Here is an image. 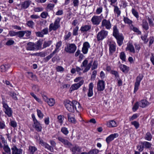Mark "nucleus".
<instances>
[{"label":"nucleus","instance_id":"c756f323","mask_svg":"<svg viewBox=\"0 0 154 154\" xmlns=\"http://www.w3.org/2000/svg\"><path fill=\"white\" fill-rule=\"evenodd\" d=\"M126 51H129L130 52L134 53L135 51L132 45L131 44H128L126 48Z\"/></svg>","mask_w":154,"mask_h":154},{"label":"nucleus","instance_id":"393cba45","mask_svg":"<svg viewBox=\"0 0 154 154\" xmlns=\"http://www.w3.org/2000/svg\"><path fill=\"white\" fill-rule=\"evenodd\" d=\"M39 143L42 146H44L45 148L51 151V146H50L48 144L44 142L42 140H40Z\"/></svg>","mask_w":154,"mask_h":154},{"label":"nucleus","instance_id":"a211bd4d","mask_svg":"<svg viewBox=\"0 0 154 154\" xmlns=\"http://www.w3.org/2000/svg\"><path fill=\"white\" fill-rule=\"evenodd\" d=\"M90 47L89 44L88 42H85L83 45L82 51L84 54H86L88 51V49Z\"/></svg>","mask_w":154,"mask_h":154},{"label":"nucleus","instance_id":"4c0bfd02","mask_svg":"<svg viewBox=\"0 0 154 154\" xmlns=\"http://www.w3.org/2000/svg\"><path fill=\"white\" fill-rule=\"evenodd\" d=\"M29 152L30 154H33L37 150L36 148L34 146H30L29 148Z\"/></svg>","mask_w":154,"mask_h":154},{"label":"nucleus","instance_id":"5701e85b","mask_svg":"<svg viewBox=\"0 0 154 154\" xmlns=\"http://www.w3.org/2000/svg\"><path fill=\"white\" fill-rule=\"evenodd\" d=\"M74 115L73 114L69 113L67 114V117L69 122L75 124L76 122V121L74 117Z\"/></svg>","mask_w":154,"mask_h":154},{"label":"nucleus","instance_id":"3c124183","mask_svg":"<svg viewBox=\"0 0 154 154\" xmlns=\"http://www.w3.org/2000/svg\"><path fill=\"white\" fill-rule=\"evenodd\" d=\"M26 24L29 27L32 28L34 25V23L32 21L29 20L27 22Z\"/></svg>","mask_w":154,"mask_h":154},{"label":"nucleus","instance_id":"680f3d73","mask_svg":"<svg viewBox=\"0 0 154 154\" xmlns=\"http://www.w3.org/2000/svg\"><path fill=\"white\" fill-rule=\"evenodd\" d=\"M143 76L141 75H139L136 78V82L140 83V81L142 79Z\"/></svg>","mask_w":154,"mask_h":154},{"label":"nucleus","instance_id":"4468645a","mask_svg":"<svg viewBox=\"0 0 154 154\" xmlns=\"http://www.w3.org/2000/svg\"><path fill=\"white\" fill-rule=\"evenodd\" d=\"M119 134L117 133L111 134L107 137L106 139V141L108 144H109L111 141L114 140L115 138L118 137Z\"/></svg>","mask_w":154,"mask_h":154},{"label":"nucleus","instance_id":"09e8293b","mask_svg":"<svg viewBox=\"0 0 154 154\" xmlns=\"http://www.w3.org/2000/svg\"><path fill=\"white\" fill-rule=\"evenodd\" d=\"M131 124L135 127L136 129L138 128L140 126L139 123L136 121L132 122H131Z\"/></svg>","mask_w":154,"mask_h":154},{"label":"nucleus","instance_id":"69168bd1","mask_svg":"<svg viewBox=\"0 0 154 154\" xmlns=\"http://www.w3.org/2000/svg\"><path fill=\"white\" fill-rule=\"evenodd\" d=\"M140 83L135 82L134 84V92H136L138 89V87Z\"/></svg>","mask_w":154,"mask_h":154},{"label":"nucleus","instance_id":"37998d69","mask_svg":"<svg viewBox=\"0 0 154 154\" xmlns=\"http://www.w3.org/2000/svg\"><path fill=\"white\" fill-rule=\"evenodd\" d=\"M123 20L125 23L128 24L129 25L131 24L132 23V21L127 17H124Z\"/></svg>","mask_w":154,"mask_h":154},{"label":"nucleus","instance_id":"2eb2a0df","mask_svg":"<svg viewBox=\"0 0 154 154\" xmlns=\"http://www.w3.org/2000/svg\"><path fill=\"white\" fill-rule=\"evenodd\" d=\"M105 88L104 82L103 81L100 80L97 84V88L98 91H102Z\"/></svg>","mask_w":154,"mask_h":154},{"label":"nucleus","instance_id":"58836bf2","mask_svg":"<svg viewBox=\"0 0 154 154\" xmlns=\"http://www.w3.org/2000/svg\"><path fill=\"white\" fill-rule=\"evenodd\" d=\"M62 42L61 41H59V42L57 43V44L56 45V48L55 49V50L53 51L55 53L58 52V49L60 48V47L62 45Z\"/></svg>","mask_w":154,"mask_h":154},{"label":"nucleus","instance_id":"338daca9","mask_svg":"<svg viewBox=\"0 0 154 154\" xmlns=\"http://www.w3.org/2000/svg\"><path fill=\"white\" fill-rule=\"evenodd\" d=\"M138 117L137 115L136 114H134L132 116L129 118L130 121H132L136 119Z\"/></svg>","mask_w":154,"mask_h":154},{"label":"nucleus","instance_id":"de8ad7c7","mask_svg":"<svg viewBox=\"0 0 154 154\" xmlns=\"http://www.w3.org/2000/svg\"><path fill=\"white\" fill-rule=\"evenodd\" d=\"M37 112L38 117L40 119H42L44 116L43 114L40 110L38 109H37Z\"/></svg>","mask_w":154,"mask_h":154},{"label":"nucleus","instance_id":"49530a36","mask_svg":"<svg viewBox=\"0 0 154 154\" xmlns=\"http://www.w3.org/2000/svg\"><path fill=\"white\" fill-rule=\"evenodd\" d=\"M139 106V103L138 102H136L134 104L133 107L132 108V109L134 112L136 111L138 108Z\"/></svg>","mask_w":154,"mask_h":154},{"label":"nucleus","instance_id":"6e6552de","mask_svg":"<svg viewBox=\"0 0 154 154\" xmlns=\"http://www.w3.org/2000/svg\"><path fill=\"white\" fill-rule=\"evenodd\" d=\"M84 81L82 80L77 83L72 84L70 88L69 91L71 93L72 91L77 90L83 84Z\"/></svg>","mask_w":154,"mask_h":154},{"label":"nucleus","instance_id":"423d86ee","mask_svg":"<svg viewBox=\"0 0 154 154\" xmlns=\"http://www.w3.org/2000/svg\"><path fill=\"white\" fill-rule=\"evenodd\" d=\"M92 61H91L88 63V61L87 59H85L82 62L81 65L82 67H84L85 68L83 71V73L88 72L91 68L92 65Z\"/></svg>","mask_w":154,"mask_h":154},{"label":"nucleus","instance_id":"e433bc0d","mask_svg":"<svg viewBox=\"0 0 154 154\" xmlns=\"http://www.w3.org/2000/svg\"><path fill=\"white\" fill-rule=\"evenodd\" d=\"M42 45V42L39 40L38 41L36 44H35V47L36 50H40L41 49Z\"/></svg>","mask_w":154,"mask_h":154},{"label":"nucleus","instance_id":"6ab92c4d","mask_svg":"<svg viewBox=\"0 0 154 154\" xmlns=\"http://www.w3.org/2000/svg\"><path fill=\"white\" fill-rule=\"evenodd\" d=\"M74 108L77 112H79L82 109L81 106L79 103L75 100H73Z\"/></svg>","mask_w":154,"mask_h":154},{"label":"nucleus","instance_id":"f8f14e48","mask_svg":"<svg viewBox=\"0 0 154 154\" xmlns=\"http://www.w3.org/2000/svg\"><path fill=\"white\" fill-rule=\"evenodd\" d=\"M11 150L12 151V154H22V149L18 148L14 144L13 145Z\"/></svg>","mask_w":154,"mask_h":154},{"label":"nucleus","instance_id":"0eeeda50","mask_svg":"<svg viewBox=\"0 0 154 154\" xmlns=\"http://www.w3.org/2000/svg\"><path fill=\"white\" fill-rule=\"evenodd\" d=\"M108 34V32L104 30H102L99 32L97 35L98 41L102 40L105 38Z\"/></svg>","mask_w":154,"mask_h":154},{"label":"nucleus","instance_id":"20e7f679","mask_svg":"<svg viewBox=\"0 0 154 154\" xmlns=\"http://www.w3.org/2000/svg\"><path fill=\"white\" fill-rule=\"evenodd\" d=\"M2 99V104L3 107L5 109V112L8 117H11L12 114V111L11 109L9 107L6 103V101H5L3 98Z\"/></svg>","mask_w":154,"mask_h":154},{"label":"nucleus","instance_id":"a878e982","mask_svg":"<svg viewBox=\"0 0 154 154\" xmlns=\"http://www.w3.org/2000/svg\"><path fill=\"white\" fill-rule=\"evenodd\" d=\"M4 151L8 154H11V149L9 146L7 144L3 145L2 148Z\"/></svg>","mask_w":154,"mask_h":154},{"label":"nucleus","instance_id":"c03bdc74","mask_svg":"<svg viewBox=\"0 0 154 154\" xmlns=\"http://www.w3.org/2000/svg\"><path fill=\"white\" fill-rule=\"evenodd\" d=\"M17 35L20 38H22L24 35V31H20L17 32Z\"/></svg>","mask_w":154,"mask_h":154},{"label":"nucleus","instance_id":"ea45409f","mask_svg":"<svg viewBox=\"0 0 154 154\" xmlns=\"http://www.w3.org/2000/svg\"><path fill=\"white\" fill-rule=\"evenodd\" d=\"M152 137V136L150 132H147L145 135V139L146 140L150 141Z\"/></svg>","mask_w":154,"mask_h":154},{"label":"nucleus","instance_id":"c85d7f7f","mask_svg":"<svg viewBox=\"0 0 154 154\" xmlns=\"http://www.w3.org/2000/svg\"><path fill=\"white\" fill-rule=\"evenodd\" d=\"M91 26L85 25L84 26H82L81 27L80 30L82 32H84L88 31L91 29Z\"/></svg>","mask_w":154,"mask_h":154},{"label":"nucleus","instance_id":"72a5a7b5","mask_svg":"<svg viewBox=\"0 0 154 154\" xmlns=\"http://www.w3.org/2000/svg\"><path fill=\"white\" fill-rule=\"evenodd\" d=\"M52 43V41L51 40L45 41L43 45V48H45L47 47H49Z\"/></svg>","mask_w":154,"mask_h":154},{"label":"nucleus","instance_id":"bb28decb","mask_svg":"<svg viewBox=\"0 0 154 154\" xmlns=\"http://www.w3.org/2000/svg\"><path fill=\"white\" fill-rule=\"evenodd\" d=\"M94 85L93 83H90L89 85L88 92V96H92L93 95V88Z\"/></svg>","mask_w":154,"mask_h":154},{"label":"nucleus","instance_id":"b1692460","mask_svg":"<svg viewBox=\"0 0 154 154\" xmlns=\"http://www.w3.org/2000/svg\"><path fill=\"white\" fill-rule=\"evenodd\" d=\"M117 40L118 44L119 46L123 44L124 38L121 35H120L115 37Z\"/></svg>","mask_w":154,"mask_h":154},{"label":"nucleus","instance_id":"f03ea898","mask_svg":"<svg viewBox=\"0 0 154 154\" xmlns=\"http://www.w3.org/2000/svg\"><path fill=\"white\" fill-rule=\"evenodd\" d=\"M73 100L71 101L69 100H66L64 101V104L67 109L70 112H74L75 111Z\"/></svg>","mask_w":154,"mask_h":154},{"label":"nucleus","instance_id":"4d7b16f0","mask_svg":"<svg viewBox=\"0 0 154 154\" xmlns=\"http://www.w3.org/2000/svg\"><path fill=\"white\" fill-rule=\"evenodd\" d=\"M0 139L1 140L2 143L4 145L7 144V142L4 137L2 135H0Z\"/></svg>","mask_w":154,"mask_h":154},{"label":"nucleus","instance_id":"bf43d9fd","mask_svg":"<svg viewBox=\"0 0 154 154\" xmlns=\"http://www.w3.org/2000/svg\"><path fill=\"white\" fill-rule=\"evenodd\" d=\"M143 146H144L146 148H149L151 147V144L148 142H144L143 143Z\"/></svg>","mask_w":154,"mask_h":154},{"label":"nucleus","instance_id":"052dcab7","mask_svg":"<svg viewBox=\"0 0 154 154\" xmlns=\"http://www.w3.org/2000/svg\"><path fill=\"white\" fill-rule=\"evenodd\" d=\"M99 151L98 149H94L90 151L89 152V154H97Z\"/></svg>","mask_w":154,"mask_h":154},{"label":"nucleus","instance_id":"79ce46f5","mask_svg":"<svg viewBox=\"0 0 154 154\" xmlns=\"http://www.w3.org/2000/svg\"><path fill=\"white\" fill-rule=\"evenodd\" d=\"M61 131L65 135H67L69 133V131L67 128L65 127L62 128Z\"/></svg>","mask_w":154,"mask_h":154},{"label":"nucleus","instance_id":"2f4dec72","mask_svg":"<svg viewBox=\"0 0 154 154\" xmlns=\"http://www.w3.org/2000/svg\"><path fill=\"white\" fill-rule=\"evenodd\" d=\"M10 67V65L8 64L2 65L0 67V70L2 72H5Z\"/></svg>","mask_w":154,"mask_h":154},{"label":"nucleus","instance_id":"6e6d98bb","mask_svg":"<svg viewBox=\"0 0 154 154\" xmlns=\"http://www.w3.org/2000/svg\"><path fill=\"white\" fill-rule=\"evenodd\" d=\"M132 12L133 15L137 18L139 17L138 13L134 8L132 9Z\"/></svg>","mask_w":154,"mask_h":154},{"label":"nucleus","instance_id":"ddd939ff","mask_svg":"<svg viewBox=\"0 0 154 154\" xmlns=\"http://www.w3.org/2000/svg\"><path fill=\"white\" fill-rule=\"evenodd\" d=\"M35 44L32 42H28L27 44L26 49L29 51L36 50Z\"/></svg>","mask_w":154,"mask_h":154},{"label":"nucleus","instance_id":"e2e57ef3","mask_svg":"<svg viewBox=\"0 0 154 154\" xmlns=\"http://www.w3.org/2000/svg\"><path fill=\"white\" fill-rule=\"evenodd\" d=\"M97 66L98 64L97 62L95 61H94V62L93 63V65L91 68V70H93L94 69H96L97 67Z\"/></svg>","mask_w":154,"mask_h":154},{"label":"nucleus","instance_id":"8fccbe9b","mask_svg":"<svg viewBox=\"0 0 154 154\" xmlns=\"http://www.w3.org/2000/svg\"><path fill=\"white\" fill-rule=\"evenodd\" d=\"M114 6L115 8L114 11L117 14L118 16H119L121 14L120 11L117 6L114 5Z\"/></svg>","mask_w":154,"mask_h":154},{"label":"nucleus","instance_id":"aec40b11","mask_svg":"<svg viewBox=\"0 0 154 154\" xmlns=\"http://www.w3.org/2000/svg\"><path fill=\"white\" fill-rule=\"evenodd\" d=\"M33 127L37 131L40 132L42 131V127L38 121L34 123Z\"/></svg>","mask_w":154,"mask_h":154},{"label":"nucleus","instance_id":"603ef678","mask_svg":"<svg viewBox=\"0 0 154 154\" xmlns=\"http://www.w3.org/2000/svg\"><path fill=\"white\" fill-rule=\"evenodd\" d=\"M14 43V41L12 39H10L7 41L5 44L8 46H10L13 45Z\"/></svg>","mask_w":154,"mask_h":154},{"label":"nucleus","instance_id":"f704fd0d","mask_svg":"<svg viewBox=\"0 0 154 154\" xmlns=\"http://www.w3.org/2000/svg\"><path fill=\"white\" fill-rule=\"evenodd\" d=\"M113 35L115 37L120 35L119 33V31L116 26H114L113 27Z\"/></svg>","mask_w":154,"mask_h":154},{"label":"nucleus","instance_id":"7ed1b4c3","mask_svg":"<svg viewBox=\"0 0 154 154\" xmlns=\"http://www.w3.org/2000/svg\"><path fill=\"white\" fill-rule=\"evenodd\" d=\"M60 18H57L56 19L54 23H52L50 24L49 26V29L50 31L52 30L55 31L60 27Z\"/></svg>","mask_w":154,"mask_h":154},{"label":"nucleus","instance_id":"864d4df0","mask_svg":"<svg viewBox=\"0 0 154 154\" xmlns=\"http://www.w3.org/2000/svg\"><path fill=\"white\" fill-rule=\"evenodd\" d=\"M58 122L60 123L61 125L62 124L64 119L63 116L61 115H59L57 116Z\"/></svg>","mask_w":154,"mask_h":154},{"label":"nucleus","instance_id":"774afa93","mask_svg":"<svg viewBox=\"0 0 154 154\" xmlns=\"http://www.w3.org/2000/svg\"><path fill=\"white\" fill-rule=\"evenodd\" d=\"M48 15V14L46 12H42L41 14V17L43 18H45Z\"/></svg>","mask_w":154,"mask_h":154},{"label":"nucleus","instance_id":"7c9ffc66","mask_svg":"<svg viewBox=\"0 0 154 154\" xmlns=\"http://www.w3.org/2000/svg\"><path fill=\"white\" fill-rule=\"evenodd\" d=\"M120 68L122 71L125 73H127L129 70L128 67L125 65H121Z\"/></svg>","mask_w":154,"mask_h":154},{"label":"nucleus","instance_id":"1a4fd4ad","mask_svg":"<svg viewBox=\"0 0 154 154\" xmlns=\"http://www.w3.org/2000/svg\"><path fill=\"white\" fill-rule=\"evenodd\" d=\"M101 18L100 16H94L91 19L92 24L94 25H98L100 22Z\"/></svg>","mask_w":154,"mask_h":154},{"label":"nucleus","instance_id":"cd10ccee","mask_svg":"<svg viewBox=\"0 0 154 154\" xmlns=\"http://www.w3.org/2000/svg\"><path fill=\"white\" fill-rule=\"evenodd\" d=\"M107 125L109 127H116L117 124L115 121L112 120L108 122L107 123Z\"/></svg>","mask_w":154,"mask_h":154},{"label":"nucleus","instance_id":"473e14b6","mask_svg":"<svg viewBox=\"0 0 154 154\" xmlns=\"http://www.w3.org/2000/svg\"><path fill=\"white\" fill-rule=\"evenodd\" d=\"M28 77L30 78H31V79L33 80H37V78L36 75H34L32 72H27Z\"/></svg>","mask_w":154,"mask_h":154},{"label":"nucleus","instance_id":"412c9836","mask_svg":"<svg viewBox=\"0 0 154 154\" xmlns=\"http://www.w3.org/2000/svg\"><path fill=\"white\" fill-rule=\"evenodd\" d=\"M31 3V1L29 0L25 1L21 3V7L22 9H25L28 8Z\"/></svg>","mask_w":154,"mask_h":154},{"label":"nucleus","instance_id":"f3484780","mask_svg":"<svg viewBox=\"0 0 154 154\" xmlns=\"http://www.w3.org/2000/svg\"><path fill=\"white\" fill-rule=\"evenodd\" d=\"M139 102V106L142 108L145 107L149 106L150 103L148 102L146 100H143L140 101Z\"/></svg>","mask_w":154,"mask_h":154},{"label":"nucleus","instance_id":"a19ab883","mask_svg":"<svg viewBox=\"0 0 154 154\" xmlns=\"http://www.w3.org/2000/svg\"><path fill=\"white\" fill-rule=\"evenodd\" d=\"M55 53L53 52L51 54L47 56L44 59V62H48L54 55Z\"/></svg>","mask_w":154,"mask_h":154},{"label":"nucleus","instance_id":"5fc2aeb1","mask_svg":"<svg viewBox=\"0 0 154 154\" xmlns=\"http://www.w3.org/2000/svg\"><path fill=\"white\" fill-rule=\"evenodd\" d=\"M111 73L112 74H113L115 75V78L116 79H118L119 78V73H118V72L117 71H115V70H112L111 71Z\"/></svg>","mask_w":154,"mask_h":154},{"label":"nucleus","instance_id":"c9c22d12","mask_svg":"<svg viewBox=\"0 0 154 154\" xmlns=\"http://www.w3.org/2000/svg\"><path fill=\"white\" fill-rule=\"evenodd\" d=\"M142 26L143 28L146 30H147L149 29V26L147 21L145 20H143V21Z\"/></svg>","mask_w":154,"mask_h":154},{"label":"nucleus","instance_id":"9d476101","mask_svg":"<svg viewBox=\"0 0 154 154\" xmlns=\"http://www.w3.org/2000/svg\"><path fill=\"white\" fill-rule=\"evenodd\" d=\"M101 26L102 27H105L107 29H110L111 27V24L110 21L106 19H103L102 22Z\"/></svg>","mask_w":154,"mask_h":154},{"label":"nucleus","instance_id":"13d9d810","mask_svg":"<svg viewBox=\"0 0 154 154\" xmlns=\"http://www.w3.org/2000/svg\"><path fill=\"white\" fill-rule=\"evenodd\" d=\"M120 57L122 60L123 61H125V55L124 52H122L120 53Z\"/></svg>","mask_w":154,"mask_h":154},{"label":"nucleus","instance_id":"0e129e2a","mask_svg":"<svg viewBox=\"0 0 154 154\" xmlns=\"http://www.w3.org/2000/svg\"><path fill=\"white\" fill-rule=\"evenodd\" d=\"M56 70L57 72H63L64 69L61 66H57L56 68Z\"/></svg>","mask_w":154,"mask_h":154},{"label":"nucleus","instance_id":"f257e3e1","mask_svg":"<svg viewBox=\"0 0 154 154\" xmlns=\"http://www.w3.org/2000/svg\"><path fill=\"white\" fill-rule=\"evenodd\" d=\"M64 50L70 54L74 53L76 50L77 47L74 44L66 43Z\"/></svg>","mask_w":154,"mask_h":154},{"label":"nucleus","instance_id":"4be33fe9","mask_svg":"<svg viewBox=\"0 0 154 154\" xmlns=\"http://www.w3.org/2000/svg\"><path fill=\"white\" fill-rule=\"evenodd\" d=\"M72 154H81V149L78 146H75L70 149Z\"/></svg>","mask_w":154,"mask_h":154},{"label":"nucleus","instance_id":"39448f33","mask_svg":"<svg viewBox=\"0 0 154 154\" xmlns=\"http://www.w3.org/2000/svg\"><path fill=\"white\" fill-rule=\"evenodd\" d=\"M57 139L60 142L62 143L66 147L70 148L72 146V144L70 142L63 137L58 136Z\"/></svg>","mask_w":154,"mask_h":154},{"label":"nucleus","instance_id":"9b49d317","mask_svg":"<svg viewBox=\"0 0 154 154\" xmlns=\"http://www.w3.org/2000/svg\"><path fill=\"white\" fill-rule=\"evenodd\" d=\"M43 100L46 102L48 104L51 106H53L55 103L54 99L50 97H43Z\"/></svg>","mask_w":154,"mask_h":154},{"label":"nucleus","instance_id":"dca6fc26","mask_svg":"<svg viewBox=\"0 0 154 154\" xmlns=\"http://www.w3.org/2000/svg\"><path fill=\"white\" fill-rule=\"evenodd\" d=\"M109 53L112 54L116 51V45L115 43L110 42L109 45Z\"/></svg>","mask_w":154,"mask_h":154},{"label":"nucleus","instance_id":"a18cd8bd","mask_svg":"<svg viewBox=\"0 0 154 154\" xmlns=\"http://www.w3.org/2000/svg\"><path fill=\"white\" fill-rule=\"evenodd\" d=\"M79 29V27L78 26H76L75 28H73L72 33L73 35L75 36L77 35H78Z\"/></svg>","mask_w":154,"mask_h":154}]
</instances>
